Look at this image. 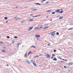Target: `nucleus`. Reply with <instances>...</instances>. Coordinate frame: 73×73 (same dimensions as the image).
Wrapping results in <instances>:
<instances>
[{
	"mask_svg": "<svg viewBox=\"0 0 73 73\" xmlns=\"http://www.w3.org/2000/svg\"><path fill=\"white\" fill-rule=\"evenodd\" d=\"M53 61H57V58H56V57H54L53 58Z\"/></svg>",
	"mask_w": 73,
	"mask_h": 73,
	"instance_id": "nucleus-6",
	"label": "nucleus"
},
{
	"mask_svg": "<svg viewBox=\"0 0 73 73\" xmlns=\"http://www.w3.org/2000/svg\"><path fill=\"white\" fill-rule=\"evenodd\" d=\"M32 17H35V16Z\"/></svg>",
	"mask_w": 73,
	"mask_h": 73,
	"instance_id": "nucleus-62",
	"label": "nucleus"
},
{
	"mask_svg": "<svg viewBox=\"0 0 73 73\" xmlns=\"http://www.w3.org/2000/svg\"><path fill=\"white\" fill-rule=\"evenodd\" d=\"M2 51L3 52H5V50H2Z\"/></svg>",
	"mask_w": 73,
	"mask_h": 73,
	"instance_id": "nucleus-39",
	"label": "nucleus"
},
{
	"mask_svg": "<svg viewBox=\"0 0 73 73\" xmlns=\"http://www.w3.org/2000/svg\"><path fill=\"white\" fill-rule=\"evenodd\" d=\"M24 46H22V47H23Z\"/></svg>",
	"mask_w": 73,
	"mask_h": 73,
	"instance_id": "nucleus-64",
	"label": "nucleus"
},
{
	"mask_svg": "<svg viewBox=\"0 0 73 73\" xmlns=\"http://www.w3.org/2000/svg\"><path fill=\"white\" fill-rule=\"evenodd\" d=\"M55 13H56V12H52V14L53 15H54V14H55Z\"/></svg>",
	"mask_w": 73,
	"mask_h": 73,
	"instance_id": "nucleus-29",
	"label": "nucleus"
},
{
	"mask_svg": "<svg viewBox=\"0 0 73 73\" xmlns=\"http://www.w3.org/2000/svg\"><path fill=\"white\" fill-rule=\"evenodd\" d=\"M60 10L59 9L56 10L55 11V12H56V13H59V12H60Z\"/></svg>",
	"mask_w": 73,
	"mask_h": 73,
	"instance_id": "nucleus-3",
	"label": "nucleus"
},
{
	"mask_svg": "<svg viewBox=\"0 0 73 73\" xmlns=\"http://www.w3.org/2000/svg\"><path fill=\"white\" fill-rule=\"evenodd\" d=\"M63 18V17H60L59 18V20H61Z\"/></svg>",
	"mask_w": 73,
	"mask_h": 73,
	"instance_id": "nucleus-12",
	"label": "nucleus"
},
{
	"mask_svg": "<svg viewBox=\"0 0 73 73\" xmlns=\"http://www.w3.org/2000/svg\"><path fill=\"white\" fill-rule=\"evenodd\" d=\"M25 21L23 20V21H21V23H24V22H25Z\"/></svg>",
	"mask_w": 73,
	"mask_h": 73,
	"instance_id": "nucleus-20",
	"label": "nucleus"
},
{
	"mask_svg": "<svg viewBox=\"0 0 73 73\" xmlns=\"http://www.w3.org/2000/svg\"><path fill=\"white\" fill-rule=\"evenodd\" d=\"M35 37L38 38V37H40V36L39 35H35Z\"/></svg>",
	"mask_w": 73,
	"mask_h": 73,
	"instance_id": "nucleus-4",
	"label": "nucleus"
},
{
	"mask_svg": "<svg viewBox=\"0 0 73 73\" xmlns=\"http://www.w3.org/2000/svg\"><path fill=\"white\" fill-rule=\"evenodd\" d=\"M63 13V11H62L61 12H59V13Z\"/></svg>",
	"mask_w": 73,
	"mask_h": 73,
	"instance_id": "nucleus-15",
	"label": "nucleus"
},
{
	"mask_svg": "<svg viewBox=\"0 0 73 73\" xmlns=\"http://www.w3.org/2000/svg\"><path fill=\"white\" fill-rule=\"evenodd\" d=\"M15 42L14 41H12V43L13 44H14V43Z\"/></svg>",
	"mask_w": 73,
	"mask_h": 73,
	"instance_id": "nucleus-41",
	"label": "nucleus"
},
{
	"mask_svg": "<svg viewBox=\"0 0 73 73\" xmlns=\"http://www.w3.org/2000/svg\"><path fill=\"white\" fill-rule=\"evenodd\" d=\"M46 0H42L41 1L42 3H44V1H46Z\"/></svg>",
	"mask_w": 73,
	"mask_h": 73,
	"instance_id": "nucleus-22",
	"label": "nucleus"
},
{
	"mask_svg": "<svg viewBox=\"0 0 73 73\" xmlns=\"http://www.w3.org/2000/svg\"><path fill=\"white\" fill-rule=\"evenodd\" d=\"M72 63H69L68 64V65L69 66H70V65H72Z\"/></svg>",
	"mask_w": 73,
	"mask_h": 73,
	"instance_id": "nucleus-16",
	"label": "nucleus"
},
{
	"mask_svg": "<svg viewBox=\"0 0 73 73\" xmlns=\"http://www.w3.org/2000/svg\"><path fill=\"white\" fill-rule=\"evenodd\" d=\"M21 43H17V48H19V45H21Z\"/></svg>",
	"mask_w": 73,
	"mask_h": 73,
	"instance_id": "nucleus-7",
	"label": "nucleus"
},
{
	"mask_svg": "<svg viewBox=\"0 0 73 73\" xmlns=\"http://www.w3.org/2000/svg\"><path fill=\"white\" fill-rule=\"evenodd\" d=\"M4 19L5 20H7L8 19V17H4Z\"/></svg>",
	"mask_w": 73,
	"mask_h": 73,
	"instance_id": "nucleus-19",
	"label": "nucleus"
},
{
	"mask_svg": "<svg viewBox=\"0 0 73 73\" xmlns=\"http://www.w3.org/2000/svg\"><path fill=\"white\" fill-rule=\"evenodd\" d=\"M64 68H65V69H66V66H64Z\"/></svg>",
	"mask_w": 73,
	"mask_h": 73,
	"instance_id": "nucleus-48",
	"label": "nucleus"
},
{
	"mask_svg": "<svg viewBox=\"0 0 73 73\" xmlns=\"http://www.w3.org/2000/svg\"><path fill=\"white\" fill-rule=\"evenodd\" d=\"M33 11H37V9L35 8H33Z\"/></svg>",
	"mask_w": 73,
	"mask_h": 73,
	"instance_id": "nucleus-18",
	"label": "nucleus"
},
{
	"mask_svg": "<svg viewBox=\"0 0 73 73\" xmlns=\"http://www.w3.org/2000/svg\"><path fill=\"white\" fill-rule=\"evenodd\" d=\"M17 38H18V37L17 36H14V38H15V39Z\"/></svg>",
	"mask_w": 73,
	"mask_h": 73,
	"instance_id": "nucleus-28",
	"label": "nucleus"
},
{
	"mask_svg": "<svg viewBox=\"0 0 73 73\" xmlns=\"http://www.w3.org/2000/svg\"><path fill=\"white\" fill-rule=\"evenodd\" d=\"M46 29V27H45L43 28V29L44 30V29Z\"/></svg>",
	"mask_w": 73,
	"mask_h": 73,
	"instance_id": "nucleus-34",
	"label": "nucleus"
},
{
	"mask_svg": "<svg viewBox=\"0 0 73 73\" xmlns=\"http://www.w3.org/2000/svg\"><path fill=\"white\" fill-rule=\"evenodd\" d=\"M26 61L27 62V63L29 64H30V62L29 60H27Z\"/></svg>",
	"mask_w": 73,
	"mask_h": 73,
	"instance_id": "nucleus-5",
	"label": "nucleus"
},
{
	"mask_svg": "<svg viewBox=\"0 0 73 73\" xmlns=\"http://www.w3.org/2000/svg\"><path fill=\"white\" fill-rule=\"evenodd\" d=\"M34 29H37V27H36Z\"/></svg>",
	"mask_w": 73,
	"mask_h": 73,
	"instance_id": "nucleus-46",
	"label": "nucleus"
},
{
	"mask_svg": "<svg viewBox=\"0 0 73 73\" xmlns=\"http://www.w3.org/2000/svg\"><path fill=\"white\" fill-rule=\"evenodd\" d=\"M56 33V31H53V32H51V33L53 34V33Z\"/></svg>",
	"mask_w": 73,
	"mask_h": 73,
	"instance_id": "nucleus-27",
	"label": "nucleus"
},
{
	"mask_svg": "<svg viewBox=\"0 0 73 73\" xmlns=\"http://www.w3.org/2000/svg\"><path fill=\"white\" fill-rule=\"evenodd\" d=\"M0 44H3L4 42H0Z\"/></svg>",
	"mask_w": 73,
	"mask_h": 73,
	"instance_id": "nucleus-42",
	"label": "nucleus"
},
{
	"mask_svg": "<svg viewBox=\"0 0 73 73\" xmlns=\"http://www.w3.org/2000/svg\"><path fill=\"white\" fill-rule=\"evenodd\" d=\"M34 20V19H29V21H33Z\"/></svg>",
	"mask_w": 73,
	"mask_h": 73,
	"instance_id": "nucleus-26",
	"label": "nucleus"
},
{
	"mask_svg": "<svg viewBox=\"0 0 73 73\" xmlns=\"http://www.w3.org/2000/svg\"><path fill=\"white\" fill-rule=\"evenodd\" d=\"M43 28V27L41 26V27H40V29H42V28Z\"/></svg>",
	"mask_w": 73,
	"mask_h": 73,
	"instance_id": "nucleus-37",
	"label": "nucleus"
},
{
	"mask_svg": "<svg viewBox=\"0 0 73 73\" xmlns=\"http://www.w3.org/2000/svg\"><path fill=\"white\" fill-rule=\"evenodd\" d=\"M62 60L63 61H68V60H65V59H62Z\"/></svg>",
	"mask_w": 73,
	"mask_h": 73,
	"instance_id": "nucleus-33",
	"label": "nucleus"
},
{
	"mask_svg": "<svg viewBox=\"0 0 73 73\" xmlns=\"http://www.w3.org/2000/svg\"><path fill=\"white\" fill-rule=\"evenodd\" d=\"M32 62H33V60H31L30 62L32 63Z\"/></svg>",
	"mask_w": 73,
	"mask_h": 73,
	"instance_id": "nucleus-45",
	"label": "nucleus"
},
{
	"mask_svg": "<svg viewBox=\"0 0 73 73\" xmlns=\"http://www.w3.org/2000/svg\"><path fill=\"white\" fill-rule=\"evenodd\" d=\"M47 45L48 46H50V44L49 43H48V44H47Z\"/></svg>",
	"mask_w": 73,
	"mask_h": 73,
	"instance_id": "nucleus-40",
	"label": "nucleus"
},
{
	"mask_svg": "<svg viewBox=\"0 0 73 73\" xmlns=\"http://www.w3.org/2000/svg\"><path fill=\"white\" fill-rule=\"evenodd\" d=\"M33 27H29L28 30V31H31V30H32V29H33Z\"/></svg>",
	"mask_w": 73,
	"mask_h": 73,
	"instance_id": "nucleus-2",
	"label": "nucleus"
},
{
	"mask_svg": "<svg viewBox=\"0 0 73 73\" xmlns=\"http://www.w3.org/2000/svg\"><path fill=\"white\" fill-rule=\"evenodd\" d=\"M18 8V7H16V8Z\"/></svg>",
	"mask_w": 73,
	"mask_h": 73,
	"instance_id": "nucleus-59",
	"label": "nucleus"
},
{
	"mask_svg": "<svg viewBox=\"0 0 73 73\" xmlns=\"http://www.w3.org/2000/svg\"><path fill=\"white\" fill-rule=\"evenodd\" d=\"M6 66H7L8 67V66H9V65H8V64H6Z\"/></svg>",
	"mask_w": 73,
	"mask_h": 73,
	"instance_id": "nucleus-47",
	"label": "nucleus"
},
{
	"mask_svg": "<svg viewBox=\"0 0 73 73\" xmlns=\"http://www.w3.org/2000/svg\"><path fill=\"white\" fill-rule=\"evenodd\" d=\"M33 15V14H31L30 15L31 16H32Z\"/></svg>",
	"mask_w": 73,
	"mask_h": 73,
	"instance_id": "nucleus-53",
	"label": "nucleus"
},
{
	"mask_svg": "<svg viewBox=\"0 0 73 73\" xmlns=\"http://www.w3.org/2000/svg\"><path fill=\"white\" fill-rule=\"evenodd\" d=\"M64 62V61H60V63H63V62Z\"/></svg>",
	"mask_w": 73,
	"mask_h": 73,
	"instance_id": "nucleus-38",
	"label": "nucleus"
},
{
	"mask_svg": "<svg viewBox=\"0 0 73 73\" xmlns=\"http://www.w3.org/2000/svg\"><path fill=\"white\" fill-rule=\"evenodd\" d=\"M69 72H70V70H69Z\"/></svg>",
	"mask_w": 73,
	"mask_h": 73,
	"instance_id": "nucleus-60",
	"label": "nucleus"
},
{
	"mask_svg": "<svg viewBox=\"0 0 73 73\" xmlns=\"http://www.w3.org/2000/svg\"><path fill=\"white\" fill-rule=\"evenodd\" d=\"M33 65H34L35 66H36V64H35V63L34 62H33Z\"/></svg>",
	"mask_w": 73,
	"mask_h": 73,
	"instance_id": "nucleus-14",
	"label": "nucleus"
},
{
	"mask_svg": "<svg viewBox=\"0 0 73 73\" xmlns=\"http://www.w3.org/2000/svg\"><path fill=\"white\" fill-rule=\"evenodd\" d=\"M35 4L36 5H41V4H39L38 3H35Z\"/></svg>",
	"mask_w": 73,
	"mask_h": 73,
	"instance_id": "nucleus-21",
	"label": "nucleus"
},
{
	"mask_svg": "<svg viewBox=\"0 0 73 73\" xmlns=\"http://www.w3.org/2000/svg\"><path fill=\"white\" fill-rule=\"evenodd\" d=\"M49 3V1H47L46 2V4H48V3Z\"/></svg>",
	"mask_w": 73,
	"mask_h": 73,
	"instance_id": "nucleus-44",
	"label": "nucleus"
},
{
	"mask_svg": "<svg viewBox=\"0 0 73 73\" xmlns=\"http://www.w3.org/2000/svg\"><path fill=\"white\" fill-rule=\"evenodd\" d=\"M31 54H33V53H32V52H31Z\"/></svg>",
	"mask_w": 73,
	"mask_h": 73,
	"instance_id": "nucleus-57",
	"label": "nucleus"
},
{
	"mask_svg": "<svg viewBox=\"0 0 73 73\" xmlns=\"http://www.w3.org/2000/svg\"><path fill=\"white\" fill-rule=\"evenodd\" d=\"M39 57V56L38 55H37L36 56L35 58H37V57Z\"/></svg>",
	"mask_w": 73,
	"mask_h": 73,
	"instance_id": "nucleus-23",
	"label": "nucleus"
},
{
	"mask_svg": "<svg viewBox=\"0 0 73 73\" xmlns=\"http://www.w3.org/2000/svg\"><path fill=\"white\" fill-rule=\"evenodd\" d=\"M46 17L47 18H48L49 17H48V16H46Z\"/></svg>",
	"mask_w": 73,
	"mask_h": 73,
	"instance_id": "nucleus-55",
	"label": "nucleus"
},
{
	"mask_svg": "<svg viewBox=\"0 0 73 73\" xmlns=\"http://www.w3.org/2000/svg\"><path fill=\"white\" fill-rule=\"evenodd\" d=\"M31 48H36V47L34 45H32L31 46Z\"/></svg>",
	"mask_w": 73,
	"mask_h": 73,
	"instance_id": "nucleus-8",
	"label": "nucleus"
},
{
	"mask_svg": "<svg viewBox=\"0 0 73 73\" xmlns=\"http://www.w3.org/2000/svg\"><path fill=\"white\" fill-rule=\"evenodd\" d=\"M27 53H26L25 55V58H26V57H27Z\"/></svg>",
	"mask_w": 73,
	"mask_h": 73,
	"instance_id": "nucleus-17",
	"label": "nucleus"
},
{
	"mask_svg": "<svg viewBox=\"0 0 73 73\" xmlns=\"http://www.w3.org/2000/svg\"><path fill=\"white\" fill-rule=\"evenodd\" d=\"M51 36H54V34H51Z\"/></svg>",
	"mask_w": 73,
	"mask_h": 73,
	"instance_id": "nucleus-32",
	"label": "nucleus"
},
{
	"mask_svg": "<svg viewBox=\"0 0 73 73\" xmlns=\"http://www.w3.org/2000/svg\"><path fill=\"white\" fill-rule=\"evenodd\" d=\"M3 48L4 49H6V48H7V47H3Z\"/></svg>",
	"mask_w": 73,
	"mask_h": 73,
	"instance_id": "nucleus-50",
	"label": "nucleus"
},
{
	"mask_svg": "<svg viewBox=\"0 0 73 73\" xmlns=\"http://www.w3.org/2000/svg\"><path fill=\"white\" fill-rule=\"evenodd\" d=\"M46 27V29H48V28H49V27Z\"/></svg>",
	"mask_w": 73,
	"mask_h": 73,
	"instance_id": "nucleus-51",
	"label": "nucleus"
},
{
	"mask_svg": "<svg viewBox=\"0 0 73 73\" xmlns=\"http://www.w3.org/2000/svg\"><path fill=\"white\" fill-rule=\"evenodd\" d=\"M29 54L28 53V56H29Z\"/></svg>",
	"mask_w": 73,
	"mask_h": 73,
	"instance_id": "nucleus-61",
	"label": "nucleus"
},
{
	"mask_svg": "<svg viewBox=\"0 0 73 73\" xmlns=\"http://www.w3.org/2000/svg\"><path fill=\"white\" fill-rule=\"evenodd\" d=\"M62 9H60V10L61 11H62Z\"/></svg>",
	"mask_w": 73,
	"mask_h": 73,
	"instance_id": "nucleus-56",
	"label": "nucleus"
},
{
	"mask_svg": "<svg viewBox=\"0 0 73 73\" xmlns=\"http://www.w3.org/2000/svg\"><path fill=\"white\" fill-rule=\"evenodd\" d=\"M8 23V21H6V23Z\"/></svg>",
	"mask_w": 73,
	"mask_h": 73,
	"instance_id": "nucleus-49",
	"label": "nucleus"
},
{
	"mask_svg": "<svg viewBox=\"0 0 73 73\" xmlns=\"http://www.w3.org/2000/svg\"><path fill=\"white\" fill-rule=\"evenodd\" d=\"M7 38H10V37H9V36H7Z\"/></svg>",
	"mask_w": 73,
	"mask_h": 73,
	"instance_id": "nucleus-35",
	"label": "nucleus"
},
{
	"mask_svg": "<svg viewBox=\"0 0 73 73\" xmlns=\"http://www.w3.org/2000/svg\"><path fill=\"white\" fill-rule=\"evenodd\" d=\"M52 57H54L55 56V55H54V54H53L52 55Z\"/></svg>",
	"mask_w": 73,
	"mask_h": 73,
	"instance_id": "nucleus-31",
	"label": "nucleus"
},
{
	"mask_svg": "<svg viewBox=\"0 0 73 73\" xmlns=\"http://www.w3.org/2000/svg\"><path fill=\"white\" fill-rule=\"evenodd\" d=\"M56 34L57 35H59V33H58V32L56 33Z\"/></svg>",
	"mask_w": 73,
	"mask_h": 73,
	"instance_id": "nucleus-36",
	"label": "nucleus"
},
{
	"mask_svg": "<svg viewBox=\"0 0 73 73\" xmlns=\"http://www.w3.org/2000/svg\"><path fill=\"white\" fill-rule=\"evenodd\" d=\"M56 52V50H54V52Z\"/></svg>",
	"mask_w": 73,
	"mask_h": 73,
	"instance_id": "nucleus-43",
	"label": "nucleus"
},
{
	"mask_svg": "<svg viewBox=\"0 0 73 73\" xmlns=\"http://www.w3.org/2000/svg\"><path fill=\"white\" fill-rule=\"evenodd\" d=\"M68 29L69 31H70V30H73V28H70V29Z\"/></svg>",
	"mask_w": 73,
	"mask_h": 73,
	"instance_id": "nucleus-13",
	"label": "nucleus"
},
{
	"mask_svg": "<svg viewBox=\"0 0 73 73\" xmlns=\"http://www.w3.org/2000/svg\"><path fill=\"white\" fill-rule=\"evenodd\" d=\"M31 53H32V51H30L28 53L29 54H31Z\"/></svg>",
	"mask_w": 73,
	"mask_h": 73,
	"instance_id": "nucleus-30",
	"label": "nucleus"
},
{
	"mask_svg": "<svg viewBox=\"0 0 73 73\" xmlns=\"http://www.w3.org/2000/svg\"><path fill=\"white\" fill-rule=\"evenodd\" d=\"M60 16V15H58L57 16V17H59Z\"/></svg>",
	"mask_w": 73,
	"mask_h": 73,
	"instance_id": "nucleus-52",
	"label": "nucleus"
},
{
	"mask_svg": "<svg viewBox=\"0 0 73 73\" xmlns=\"http://www.w3.org/2000/svg\"><path fill=\"white\" fill-rule=\"evenodd\" d=\"M46 56L48 58H49V57H50V55H49V54L47 55Z\"/></svg>",
	"mask_w": 73,
	"mask_h": 73,
	"instance_id": "nucleus-11",
	"label": "nucleus"
},
{
	"mask_svg": "<svg viewBox=\"0 0 73 73\" xmlns=\"http://www.w3.org/2000/svg\"><path fill=\"white\" fill-rule=\"evenodd\" d=\"M36 39L38 41H40V38H36Z\"/></svg>",
	"mask_w": 73,
	"mask_h": 73,
	"instance_id": "nucleus-24",
	"label": "nucleus"
},
{
	"mask_svg": "<svg viewBox=\"0 0 73 73\" xmlns=\"http://www.w3.org/2000/svg\"><path fill=\"white\" fill-rule=\"evenodd\" d=\"M41 16V15H37L36 16H35L34 17H38V16Z\"/></svg>",
	"mask_w": 73,
	"mask_h": 73,
	"instance_id": "nucleus-25",
	"label": "nucleus"
},
{
	"mask_svg": "<svg viewBox=\"0 0 73 73\" xmlns=\"http://www.w3.org/2000/svg\"><path fill=\"white\" fill-rule=\"evenodd\" d=\"M19 17H19V16L18 15L14 17V19H16V20H19Z\"/></svg>",
	"mask_w": 73,
	"mask_h": 73,
	"instance_id": "nucleus-1",
	"label": "nucleus"
},
{
	"mask_svg": "<svg viewBox=\"0 0 73 73\" xmlns=\"http://www.w3.org/2000/svg\"><path fill=\"white\" fill-rule=\"evenodd\" d=\"M53 56H52L51 58V59H53Z\"/></svg>",
	"mask_w": 73,
	"mask_h": 73,
	"instance_id": "nucleus-54",
	"label": "nucleus"
},
{
	"mask_svg": "<svg viewBox=\"0 0 73 73\" xmlns=\"http://www.w3.org/2000/svg\"><path fill=\"white\" fill-rule=\"evenodd\" d=\"M58 58H59V59H61V60H62V59L61 58V57H60V56H58Z\"/></svg>",
	"mask_w": 73,
	"mask_h": 73,
	"instance_id": "nucleus-9",
	"label": "nucleus"
},
{
	"mask_svg": "<svg viewBox=\"0 0 73 73\" xmlns=\"http://www.w3.org/2000/svg\"><path fill=\"white\" fill-rule=\"evenodd\" d=\"M51 11H52V10H49L46 11V12L47 13H49V12H51Z\"/></svg>",
	"mask_w": 73,
	"mask_h": 73,
	"instance_id": "nucleus-10",
	"label": "nucleus"
},
{
	"mask_svg": "<svg viewBox=\"0 0 73 73\" xmlns=\"http://www.w3.org/2000/svg\"><path fill=\"white\" fill-rule=\"evenodd\" d=\"M1 36H0V38H1Z\"/></svg>",
	"mask_w": 73,
	"mask_h": 73,
	"instance_id": "nucleus-63",
	"label": "nucleus"
},
{
	"mask_svg": "<svg viewBox=\"0 0 73 73\" xmlns=\"http://www.w3.org/2000/svg\"><path fill=\"white\" fill-rule=\"evenodd\" d=\"M53 34L54 35H56V33H53Z\"/></svg>",
	"mask_w": 73,
	"mask_h": 73,
	"instance_id": "nucleus-58",
	"label": "nucleus"
}]
</instances>
